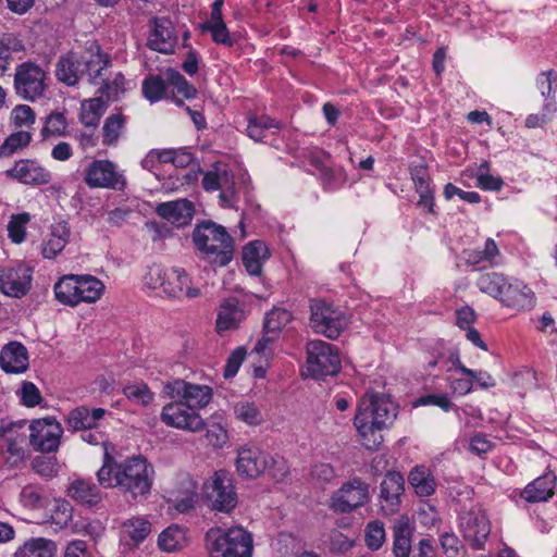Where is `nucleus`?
<instances>
[{
    "instance_id": "nucleus-1",
    "label": "nucleus",
    "mask_w": 557,
    "mask_h": 557,
    "mask_svg": "<svg viewBox=\"0 0 557 557\" xmlns=\"http://www.w3.org/2000/svg\"><path fill=\"white\" fill-rule=\"evenodd\" d=\"M154 470L145 457L133 456L117 462L104 451L102 467L97 471L100 485L106 488L117 487L133 497L150 493Z\"/></svg>"
},
{
    "instance_id": "nucleus-2",
    "label": "nucleus",
    "mask_w": 557,
    "mask_h": 557,
    "mask_svg": "<svg viewBox=\"0 0 557 557\" xmlns=\"http://www.w3.org/2000/svg\"><path fill=\"white\" fill-rule=\"evenodd\" d=\"M397 417L396 405L385 395L371 393L363 396L354 418L361 445L377 450L383 443L382 431L391 426Z\"/></svg>"
},
{
    "instance_id": "nucleus-3",
    "label": "nucleus",
    "mask_w": 557,
    "mask_h": 557,
    "mask_svg": "<svg viewBox=\"0 0 557 557\" xmlns=\"http://www.w3.org/2000/svg\"><path fill=\"white\" fill-rule=\"evenodd\" d=\"M198 258L213 268L226 267L234 258V239L213 221L198 223L191 234Z\"/></svg>"
},
{
    "instance_id": "nucleus-4",
    "label": "nucleus",
    "mask_w": 557,
    "mask_h": 557,
    "mask_svg": "<svg viewBox=\"0 0 557 557\" xmlns=\"http://www.w3.org/2000/svg\"><path fill=\"white\" fill-rule=\"evenodd\" d=\"M144 280L149 288H160L169 298L190 300L202 295L201 289L194 285L191 277L182 268L164 269L153 264L148 269Z\"/></svg>"
},
{
    "instance_id": "nucleus-5",
    "label": "nucleus",
    "mask_w": 557,
    "mask_h": 557,
    "mask_svg": "<svg viewBox=\"0 0 557 557\" xmlns=\"http://www.w3.org/2000/svg\"><path fill=\"white\" fill-rule=\"evenodd\" d=\"M106 289L102 281L89 274L63 275L53 286L55 299L65 306L94 304L101 298Z\"/></svg>"
},
{
    "instance_id": "nucleus-6",
    "label": "nucleus",
    "mask_w": 557,
    "mask_h": 557,
    "mask_svg": "<svg viewBox=\"0 0 557 557\" xmlns=\"http://www.w3.org/2000/svg\"><path fill=\"white\" fill-rule=\"evenodd\" d=\"M209 557H251L252 535L242 527L210 529L206 534Z\"/></svg>"
},
{
    "instance_id": "nucleus-7",
    "label": "nucleus",
    "mask_w": 557,
    "mask_h": 557,
    "mask_svg": "<svg viewBox=\"0 0 557 557\" xmlns=\"http://www.w3.org/2000/svg\"><path fill=\"white\" fill-rule=\"evenodd\" d=\"M349 322V317L332 304L322 299L310 301V325L315 333L336 339Z\"/></svg>"
},
{
    "instance_id": "nucleus-8",
    "label": "nucleus",
    "mask_w": 557,
    "mask_h": 557,
    "mask_svg": "<svg viewBox=\"0 0 557 557\" xmlns=\"http://www.w3.org/2000/svg\"><path fill=\"white\" fill-rule=\"evenodd\" d=\"M307 370L315 380L336 375L341 370L337 349L321 339L310 341L307 344Z\"/></svg>"
},
{
    "instance_id": "nucleus-9",
    "label": "nucleus",
    "mask_w": 557,
    "mask_h": 557,
    "mask_svg": "<svg viewBox=\"0 0 557 557\" xmlns=\"http://www.w3.org/2000/svg\"><path fill=\"white\" fill-rule=\"evenodd\" d=\"M46 81L47 72L39 64L26 61L16 66L13 87L20 98L34 102L44 97Z\"/></svg>"
},
{
    "instance_id": "nucleus-10",
    "label": "nucleus",
    "mask_w": 557,
    "mask_h": 557,
    "mask_svg": "<svg viewBox=\"0 0 557 557\" xmlns=\"http://www.w3.org/2000/svg\"><path fill=\"white\" fill-rule=\"evenodd\" d=\"M370 500V485L359 476H354L332 493L329 507L337 513H350Z\"/></svg>"
},
{
    "instance_id": "nucleus-11",
    "label": "nucleus",
    "mask_w": 557,
    "mask_h": 557,
    "mask_svg": "<svg viewBox=\"0 0 557 557\" xmlns=\"http://www.w3.org/2000/svg\"><path fill=\"white\" fill-rule=\"evenodd\" d=\"M203 494L218 511L230 512L237 504L233 478L224 470L216 471L211 480L205 483Z\"/></svg>"
},
{
    "instance_id": "nucleus-12",
    "label": "nucleus",
    "mask_w": 557,
    "mask_h": 557,
    "mask_svg": "<svg viewBox=\"0 0 557 557\" xmlns=\"http://www.w3.org/2000/svg\"><path fill=\"white\" fill-rule=\"evenodd\" d=\"M160 418L168 426L193 433L200 432L206 428L205 420L199 412L181 399H174L163 406Z\"/></svg>"
},
{
    "instance_id": "nucleus-13",
    "label": "nucleus",
    "mask_w": 557,
    "mask_h": 557,
    "mask_svg": "<svg viewBox=\"0 0 557 557\" xmlns=\"http://www.w3.org/2000/svg\"><path fill=\"white\" fill-rule=\"evenodd\" d=\"M459 529L473 549H482L491 533V522L479 507H471L459 516Z\"/></svg>"
},
{
    "instance_id": "nucleus-14",
    "label": "nucleus",
    "mask_w": 557,
    "mask_h": 557,
    "mask_svg": "<svg viewBox=\"0 0 557 557\" xmlns=\"http://www.w3.org/2000/svg\"><path fill=\"white\" fill-rule=\"evenodd\" d=\"M166 395L172 399H181L195 411L206 408L213 397V391L208 385H200L175 379L164 385Z\"/></svg>"
},
{
    "instance_id": "nucleus-15",
    "label": "nucleus",
    "mask_w": 557,
    "mask_h": 557,
    "mask_svg": "<svg viewBox=\"0 0 557 557\" xmlns=\"http://www.w3.org/2000/svg\"><path fill=\"white\" fill-rule=\"evenodd\" d=\"M29 443L32 447L40 453L57 451L63 429L61 423L52 417L34 420L29 425Z\"/></svg>"
},
{
    "instance_id": "nucleus-16",
    "label": "nucleus",
    "mask_w": 557,
    "mask_h": 557,
    "mask_svg": "<svg viewBox=\"0 0 557 557\" xmlns=\"http://www.w3.org/2000/svg\"><path fill=\"white\" fill-rule=\"evenodd\" d=\"M84 181L90 188L122 190L126 181L110 160H95L85 170Z\"/></svg>"
},
{
    "instance_id": "nucleus-17",
    "label": "nucleus",
    "mask_w": 557,
    "mask_h": 557,
    "mask_svg": "<svg viewBox=\"0 0 557 557\" xmlns=\"http://www.w3.org/2000/svg\"><path fill=\"white\" fill-rule=\"evenodd\" d=\"M5 176L29 186L47 185L52 181L51 172L36 159H21L8 169Z\"/></svg>"
},
{
    "instance_id": "nucleus-18",
    "label": "nucleus",
    "mask_w": 557,
    "mask_h": 557,
    "mask_svg": "<svg viewBox=\"0 0 557 557\" xmlns=\"http://www.w3.org/2000/svg\"><path fill=\"white\" fill-rule=\"evenodd\" d=\"M405 491L404 476L396 471L386 473L380 484V509L384 516H391L399 510L401 496Z\"/></svg>"
},
{
    "instance_id": "nucleus-19",
    "label": "nucleus",
    "mask_w": 557,
    "mask_h": 557,
    "mask_svg": "<svg viewBox=\"0 0 557 557\" xmlns=\"http://www.w3.org/2000/svg\"><path fill=\"white\" fill-rule=\"evenodd\" d=\"M498 301L509 309L525 311L535 306V295L524 282L509 276Z\"/></svg>"
},
{
    "instance_id": "nucleus-20",
    "label": "nucleus",
    "mask_w": 557,
    "mask_h": 557,
    "mask_svg": "<svg viewBox=\"0 0 557 557\" xmlns=\"http://www.w3.org/2000/svg\"><path fill=\"white\" fill-rule=\"evenodd\" d=\"M269 467L268 456L257 446H243L237 451L236 470L246 479H256Z\"/></svg>"
},
{
    "instance_id": "nucleus-21",
    "label": "nucleus",
    "mask_w": 557,
    "mask_h": 557,
    "mask_svg": "<svg viewBox=\"0 0 557 557\" xmlns=\"http://www.w3.org/2000/svg\"><path fill=\"white\" fill-rule=\"evenodd\" d=\"M32 283V269L25 264L4 269L0 274V289L4 295L20 298L27 294Z\"/></svg>"
},
{
    "instance_id": "nucleus-22",
    "label": "nucleus",
    "mask_w": 557,
    "mask_h": 557,
    "mask_svg": "<svg viewBox=\"0 0 557 557\" xmlns=\"http://www.w3.org/2000/svg\"><path fill=\"white\" fill-rule=\"evenodd\" d=\"M81 63L84 74L88 76L91 84L104 82L107 72L112 64L111 58L103 52L99 45L92 44L83 54Z\"/></svg>"
},
{
    "instance_id": "nucleus-23",
    "label": "nucleus",
    "mask_w": 557,
    "mask_h": 557,
    "mask_svg": "<svg viewBox=\"0 0 557 557\" xmlns=\"http://www.w3.org/2000/svg\"><path fill=\"white\" fill-rule=\"evenodd\" d=\"M465 261L478 270L499 268L505 264V256L493 238H486L482 248L465 251Z\"/></svg>"
},
{
    "instance_id": "nucleus-24",
    "label": "nucleus",
    "mask_w": 557,
    "mask_h": 557,
    "mask_svg": "<svg viewBox=\"0 0 557 557\" xmlns=\"http://www.w3.org/2000/svg\"><path fill=\"white\" fill-rule=\"evenodd\" d=\"M414 189L419 195L418 206L428 213H434V191L428 165L423 162L412 163L409 168Z\"/></svg>"
},
{
    "instance_id": "nucleus-25",
    "label": "nucleus",
    "mask_w": 557,
    "mask_h": 557,
    "mask_svg": "<svg viewBox=\"0 0 557 557\" xmlns=\"http://www.w3.org/2000/svg\"><path fill=\"white\" fill-rule=\"evenodd\" d=\"M152 29L148 37L147 46L160 53H172L176 46L172 23L166 18L154 17Z\"/></svg>"
},
{
    "instance_id": "nucleus-26",
    "label": "nucleus",
    "mask_w": 557,
    "mask_h": 557,
    "mask_svg": "<svg viewBox=\"0 0 557 557\" xmlns=\"http://www.w3.org/2000/svg\"><path fill=\"white\" fill-rule=\"evenodd\" d=\"M557 476L553 471L534 479L520 492V497L530 504L548 502L555 494Z\"/></svg>"
},
{
    "instance_id": "nucleus-27",
    "label": "nucleus",
    "mask_w": 557,
    "mask_h": 557,
    "mask_svg": "<svg viewBox=\"0 0 557 557\" xmlns=\"http://www.w3.org/2000/svg\"><path fill=\"white\" fill-rule=\"evenodd\" d=\"M157 214L177 227L188 225L194 216V206L187 199L162 202L156 208Z\"/></svg>"
},
{
    "instance_id": "nucleus-28",
    "label": "nucleus",
    "mask_w": 557,
    "mask_h": 557,
    "mask_svg": "<svg viewBox=\"0 0 557 557\" xmlns=\"http://www.w3.org/2000/svg\"><path fill=\"white\" fill-rule=\"evenodd\" d=\"M0 367L7 373H23L28 368V352L18 342L7 344L0 354Z\"/></svg>"
},
{
    "instance_id": "nucleus-29",
    "label": "nucleus",
    "mask_w": 557,
    "mask_h": 557,
    "mask_svg": "<svg viewBox=\"0 0 557 557\" xmlns=\"http://www.w3.org/2000/svg\"><path fill=\"white\" fill-rule=\"evenodd\" d=\"M106 413L107 410L103 408L89 409L86 406H79L69 412L65 421L74 431H87L96 429Z\"/></svg>"
},
{
    "instance_id": "nucleus-30",
    "label": "nucleus",
    "mask_w": 557,
    "mask_h": 557,
    "mask_svg": "<svg viewBox=\"0 0 557 557\" xmlns=\"http://www.w3.org/2000/svg\"><path fill=\"white\" fill-rule=\"evenodd\" d=\"M244 319V311L235 298H228L221 302L216 311L215 329L221 335L224 332L238 327Z\"/></svg>"
},
{
    "instance_id": "nucleus-31",
    "label": "nucleus",
    "mask_w": 557,
    "mask_h": 557,
    "mask_svg": "<svg viewBox=\"0 0 557 557\" xmlns=\"http://www.w3.org/2000/svg\"><path fill=\"white\" fill-rule=\"evenodd\" d=\"M67 495L76 504L88 508L97 506L102 499L99 487L84 479L73 481L67 488Z\"/></svg>"
},
{
    "instance_id": "nucleus-32",
    "label": "nucleus",
    "mask_w": 557,
    "mask_h": 557,
    "mask_svg": "<svg viewBox=\"0 0 557 557\" xmlns=\"http://www.w3.org/2000/svg\"><path fill=\"white\" fill-rule=\"evenodd\" d=\"M83 74L79 54L71 51L59 58L55 65V77L59 82L66 86H75Z\"/></svg>"
},
{
    "instance_id": "nucleus-33",
    "label": "nucleus",
    "mask_w": 557,
    "mask_h": 557,
    "mask_svg": "<svg viewBox=\"0 0 557 557\" xmlns=\"http://www.w3.org/2000/svg\"><path fill=\"white\" fill-rule=\"evenodd\" d=\"M408 482L419 497H430L436 492V479L432 470L425 466L412 468L408 474Z\"/></svg>"
},
{
    "instance_id": "nucleus-34",
    "label": "nucleus",
    "mask_w": 557,
    "mask_h": 557,
    "mask_svg": "<svg viewBox=\"0 0 557 557\" xmlns=\"http://www.w3.org/2000/svg\"><path fill=\"white\" fill-rule=\"evenodd\" d=\"M270 257L269 249L261 240L248 243L243 249V264L251 275H260L263 262Z\"/></svg>"
},
{
    "instance_id": "nucleus-35",
    "label": "nucleus",
    "mask_w": 557,
    "mask_h": 557,
    "mask_svg": "<svg viewBox=\"0 0 557 557\" xmlns=\"http://www.w3.org/2000/svg\"><path fill=\"white\" fill-rule=\"evenodd\" d=\"M151 532V524L144 518L134 517L121 525V541L128 546H137Z\"/></svg>"
},
{
    "instance_id": "nucleus-36",
    "label": "nucleus",
    "mask_w": 557,
    "mask_h": 557,
    "mask_svg": "<svg viewBox=\"0 0 557 557\" xmlns=\"http://www.w3.org/2000/svg\"><path fill=\"white\" fill-rule=\"evenodd\" d=\"M70 238V228L65 223L52 226L50 234L41 244V255L46 259H53L66 246Z\"/></svg>"
},
{
    "instance_id": "nucleus-37",
    "label": "nucleus",
    "mask_w": 557,
    "mask_h": 557,
    "mask_svg": "<svg viewBox=\"0 0 557 557\" xmlns=\"http://www.w3.org/2000/svg\"><path fill=\"white\" fill-rule=\"evenodd\" d=\"M57 545L52 540L32 537L20 546L14 557H54Z\"/></svg>"
},
{
    "instance_id": "nucleus-38",
    "label": "nucleus",
    "mask_w": 557,
    "mask_h": 557,
    "mask_svg": "<svg viewBox=\"0 0 557 557\" xmlns=\"http://www.w3.org/2000/svg\"><path fill=\"white\" fill-rule=\"evenodd\" d=\"M128 117L122 112L111 113L103 122L102 144L111 147L116 146L125 132Z\"/></svg>"
},
{
    "instance_id": "nucleus-39",
    "label": "nucleus",
    "mask_w": 557,
    "mask_h": 557,
    "mask_svg": "<svg viewBox=\"0 0 557 557\" xmlns=\"http://www.w3.org/2000/svg\"><path fill=\"white\" fill-rule=\"evenodd\" d=\"M106 110V102L101 95L86 99L81 103L79 121L86 127L97 128Z\"/></svg>"
},
{
    "instance_id": "nucleus-40",
    "label": "nucleus",
    "mask_w": 557,
    "mask_h": 557,
    "mask_svg": "<svg viewBox=\"0 0 557 557\" xmlns=\"http://www.w3.org/2000/svg\"><path fill=\"white\" fill-rule=\"evenodd\" d=\"M509 276L500 272H483L475 281L478 289L498 300Z\"/></svg>"
},
{
    "instance_id": "nucleus-41",
    "label": "nucleus",
    "mask_w": 557,
    "mask_h": 557,
    "mask_svg": "<svg viewBox=\"0 0 557 557\" xmlns=\"http://www.w3.org/2000/svg\"><path fill=\"white\" fill-rule=\"evenodd\" d=\"M412 528L408 519H400L394 525L393 552L396 557H409L411 552Z\"/></svg>"
},
{
    "instance_id": "nucleus-42",
    "label": "nucleus",
    "mask_w": 557,
    "mask_h": 557,
    "mask_svg": "<svg viewBox=\"0 0 557 557\" xmlns=\"http://www.w3.org/2000/svg\"><path fill=\"white\" fill-rule=\"evenodd\" d=\"M187 544L185 530L177 525L172 524L163 530L158 539L160 549L164 552H176L185 547Z\"/></svg>"
},
{
    "instance_id": "nucleus-43",
    "label": "nucleus",
    "mask_w": 557,
    "mask_h": 557,
    "mask_svg": "<svg viewBox=\"0 0 557 557\" xmlns=\"http://www.w3.org/2000/svg\"><path fill=\"white\" fill-rule=\"evenodd\" d=\"M202 186L206 191L233 188V175L225 168L214 166L213 170L203 173Z\"/></svg>"
},
{
    "instance_id": "nucleus-44",
    "label": "nucleus",
    "mask_w": 557,
    "mask_h": 557,
    "mask_svg": "<svg viewBox=\"0 0 557 557\" xmlns=\"http://www.w3.org/2000/svg\"><path fill=\"white\" fill-rule=\"evenodd\" d=\"M33 135L28 131H17L10 134L0 146V158H9L29 146Z\"/></svg>"
},
{
    "instance_id": "nucleus-45",
    "label": "nucleus",
    "mask_w": 557,
    "mask_h": 557,
    "mask_svg": "<svg viewBox=\"0 0 557 557\" xmlns=\"http://www.w3.org/2000/svg\"><path fill=\"white\" fill-rule=\"evenodd\" d=\"M280 123L269 115H249L247 135L255 141H260L269 129H278Z\"/></svg>"
},
{
    "instance_id": "nucleus-46",
    "label": "nucleus",
    "mask_w": 557,
    "mask_h": 557,
    "mask_svg": "<svg viewBox=\"0 0 557 557\" xmlns=\"http://www.w3.org/2000/svg\"><path fill=\"white\" fill-rule=\"evenodd\" d=\"M293 320V313L283 308H273L265 314L263 330L280 336L282 330Z\"/></svg>"
},
{
    "instance_id": "nucleus-47",
    "label": "nucleus",
    "mask_w": 557,
    "mask_h": 557,
    "mask_svg": "<svg viewBox=\"0 0 557 557\" xmlns=\"http://www.w3.org/2000/svg\"><path fill=\"white\" fill-rule=\"evenodd\" d=\"M234 414L237 420L248 425H258L263 421L262 412L253 401H238L234 406Z\"/></svg>"
},
{
    "instance_id": "nucleus-48",
    "label": "nucleus",
    "mask_w": 557,
    "mask_h": 557,
    "mask_svg": "<svg viewBox=\"0 0 557 557\" xmlns=\"http://www.w3.org/2000/svg\"><path fill=\"white\" fill-rule=\"evenodd\" d=\"M67 127L69 124L65 114L62 112H52L45 120L41 136L44 138L65 136Z\"/></svg>"
},
{
    "instance_id": "nucleus-49",
    "label": "nucleus",
    "mask_w": 557,
    "mask_h": 557,
    "mask_svg": "<svg viewBox=\"0 0 557 557\" xmlns=\"http://www.w3.org/2000/svg\"><path fill=\"white\" fill-rule=\"evenodd\" d=\"M166 78L158 75L147 76L141 85L143 94L151 103L161 100L166 91Z\"/></svg>"
},
{
    "instance_id": "nucleus-50",
    "label": "nucleus",
    "mask_w": 557,
    "mask_h": 557,
    "mask_svg": "<svg viewBox=\"0 0 557 557\" xmlns=\"http://www.w3.org/2000/svg\"><path fill=\"white\" fill-rule=\"evenodd\" d=\"M123 394L136 405L148 406L154 399V394L146 383H134L124 386Z\"/></svg>"
},
{
    "instance_id": "nucleus-51",
    "label": "nucleus",
    "mask_w": 557,
    "mask_h": 557,
    "mask_svg": "<svg viewBox=\"0 0 557 557\" xmlns=\"http://www.w3.org/2000/svg\"><path fill=\"white\" fill-rule=\"evenodd\" d=\"M127 81L124 75L119 72L112 79L102 82L99 92L101 97H106L107 100L115 101L127 90Z\"/></svg>"
},
{
    "instance_id": "nucleus-52",
    "label": "nucleus",
    "mask_w": 557,
    "mask_h": 557,
    "mask_svg": "<svg viewBox=\"0 0 557 557\" xmlns=\"http://www.w3.org/2000/svg\"><path fill=\"white\" fill-rule=\"evenodd\" d=\"M385 542V528L382 521L373 520L364 529V543L371 550H377Z\"/></svg>"
},
{
    "instance_id": "nucleus-53",
    "label": "nucleus",
    "mask_w": 557,
    "mask_h": 557,
    "mask_svg": "<svg viewBox=\"0 0 557 557\" xmlns=\"http://www.w3.org/2000/svg\"><path fill=\"white\" fill-rule=\"evenodd\" d=\"M165 78L169 85L173 86L176 91L186 99H194L197 96V89L191 85L178 71L168 69Z\"/></svg>"
},
{
    "instance_id": "nucleus-54",
    "label": "nucleus",
    "mask_w": 557,
    "mask_h": 557,
    "mask_svg": "<svg viewBox=\"0 0 557 557\" xmlns=\"http://www.w3.org/2000/svg\"><path fill=\"white\" fill-rule=\"evenodd\" d=\"M557 112L556 101L544 102L541 113H532L525 117L524 124L528 128L543 127L549 123Z\"/></svg>"
},
{
    "instance_id": "nucleus-55",
    "label": "nucleus",
    "mask_w": 557,
    "mask_h": 557,
    "mask_svg": "<svg viewBox=\"0 0 557 557\" xmlns=\"http://www.w3.org/2000/svg\"><path fill=\"white\" fill-rule=\"evenodd\" d=\"M30 216L28 213L13 214L8 223L9 238L15 243L21 244L26 236V224L29 222Z\"/></svg>"
},
{
    "instance_id": "nucleus-56",
    "label": "nucleus",
    "mask_w": 557,
    "mask_h": 557,
    "mask_svg": "<svg viewBox=\"0 0 557 557\" xmlns=\"http://www.w3.org/2000/svg\"><path fill=\"white\" fill-rule=\"evenodd\" d=\"M21 504L29 509H38L44 505L42 488L39 485H25L20 493Z\"/></svg>"
},
{
    "instance_id": "nucleus-57",
    "label": "nucleus",
    "mask_w": 557,
    "mask_h": 557,
    "mask_svg": "<svg viewBox=\"0 0 557 557\" xmlns=\"http://www.w3.org/2000/svg\"><path fill=\"white\" fill-rule=\"evenodd\" d=\"M24 50L22 40L12 33H4L0 35V62L8 65V60L11 52H20Z\"/></svg>"
},
{
    "instance_id": "nucleus-58",
    "label": "nucleus",
    "mask_w": 557,
    "mask_h": 557,
    "mask_svg": "<svg viewBox=\"0 0 557 557\" xmlns=\"http://www.w3.org/2000/svg\"><path fill=\"white\" fill-rule=\"evenodd\" d=\"M554 84L557 85V73L554 70L542 72L537 76L536 85L544 98V102L556 101Z\"/></svg>"
},
{
    "instance_id": "nucleus-59",
    "label": "nucleus",
    "mask_w": 557,
    "mask_h": 557,
    "mask_svg": "<svg viewBox=\"0 0 557 557\" xmlns=\"http://www.w3.org/2000/svg\"><path fill=\"white\" fill-rule=\"evenodd\" d=\"M198 495L196 487L194 483L189 481L184 493H182V495H177L174 499V508L182 513L188 512L195 507Z\"/></svg>"
},
{
    "instance_id": "nucleus-60",
    "label": "nucleus",
    "mask_w": 557,
    "mask_h": 557,
    "mask_svg": "<svg viewBox=\"0 0 557 557\" xmlns=\"http://www.w3.org/2000/svg\"><path fill=\"white\" fill-rule=\"evenodd\" d=\"M10 120L15 127L32 126L35 123V112L27 104H18L12 110Z\"/></svg>"
},
{
    "instance_id": "nucleus-61",
    "label": "nucleus",
    "mask_w": 557,
    "mask_h": 557,
    "mask_svg": "<svg viewBox=\"0 0 557 557\" xmlns=\"http://www.w3.org/2000/svg\"><path fill=\"white\" fill-rule=\"evenodd\" d=\"M495 447L493 441L484 433L478 432L469 441V450L479 457H483Z\"/></svg>"
},
{
    "instance_id": "nucleus-62",
    "label": "nucleus",
    "mask_w": 557,
    "mask_h": 557,
    "mask_svg": "<svg viewBox=\"0 0 557 557\" xmlns=\"http://www.w3.org/2000/svg\"><path fill=\"white\" fill-rule=\"evenodd\" d=\"M42 401L40 391L33 382H24L21 387V403L29 408L38 406Z\"/></svg>"
},
{
    "instance_id": "nucleus-63",
    "label": "nucleus",
    "mask_w": 557,
    "mask_h": 557,
    "mask_svg": "<svg viewBox=\"0 0 557 557\" xmlns=\"http://www.w3.org/2000/svg\"><path fill=\"white\" fill-rule=\"evenodd\" d=\"M443 195L447 200H450L454 196H458L460 199L469 203H479L481 201L479 193L462 190L451 183H447L444 186Z\"/></svg>"
},
{
    "instance_id": "nucleus-64",
    "label": "nucleus",
    "mask_w": 557,
    "mask_h": 557,
    "mask_svg": "<svg viewBox=\"0 0 557 557\" xmlns=\"http://www.w3.org/2000/svg\"><path fill=\"white\" fill-rule=\"evenodd\" d=\"M206 438L213 447L221 448L226 444L228 434L221 424L213 423L207 429Z\"/></svg>"
}]
</instances>
